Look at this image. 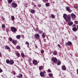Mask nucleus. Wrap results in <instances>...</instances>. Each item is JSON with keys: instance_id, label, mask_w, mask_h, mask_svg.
Masks as SVG:
<instances>
[{"instance_id": "nucleus-43", "label": "nucleus", "mask_w": 78, "mask_h": 78, "mask_svg": "<svg viewBox=\"0 0 78 78\" xmlns=\"http://www.w3.org/2000/svg\"><path fill=\"white\" fill-rule=\"evenodd\" d=\"M44 50H41V53H42V54L44 53Z\"/></svg>"}, {"instance_id": "nucleus-32", "label": "nucleus", "mask_w": 78, "mask_h": 78, "mask_svg": "<svg viewBox=\"0 0 78 78\" xmlns=\"http://www.w3.org/2000/svg\"><path fill=\"white\" fill-rule=\"evenodd\" d=\"M9 40L11 41H12V38L10 37L9 38Z\"/></svg>"}, {"instance_id": "nucleus-14", "label": "nucleus", "mask_w": 78, "mask_h": 78, "mask_svg": "<svg viewBox=\"0 0 78 78\" xmlns=\"http://www.w3.org/2000/svg\"><path fill=\"white\" fill-rule=\"evenodd\" d=\"M19 76H16L17 78H22V77L23 75L22 74H20L18 75Z\"/></svg>"}, {"instance_id": "nucleus-55", "label": "nucleus", "mask_w": 78, "mask_h": 78, "mask_svg": "<svg viewBox=\"0 0 78 78\" xmlns=\"http://www.w3.org/2000/svg\"><path fill=\"white\" fill-rule=\"evenodd\" d=\"M36 0H33V1H36Z\"/></svg>"}, {"instance_id": "nucleus-58", "label": "nucleus", "mask_w": 78, "mask_h": 78, "mask_svg": "<svg viewBox=\"0 0 78 78\" xmlns=\"http://www.w3.org/2000/svg\"><path fill=\"white\" fill-rule=\"evenodd\" d=\"M1 2H2V0H1Z\"/></svg>"}, {"instance_id": "nucleus-5", "label": "nucleus", "mask_w": 78, "mask_h": 78, "mask_svg": "<svg viewBox=\"0 0 78 78\" xmlns=\"http://www.w3.org/2000/svg\"><path fill=\"white\" fill-rule=\"evenodd\" d=\"M51 60L53 62H57V61H58V60L56 58H52Z\"/></svg>"}, {"instance_id": "nucleus-40", "label": "nucleus", "mask_w": 78, "mask_h": 78, "mask_svg": "<svg viewBox=\"0 0 78 78\" xmlns=\"http://www.w3.org/2000/svg\"><path fill=\"white\" fill-rule=\"evenodd\" d=\"M2 28H5V26L4 24H3L2 26Z\"/></svg>"}, {"instance_id": "nucleus-46", "label": "nucleus", "mask_w": 78, "mask_h": 78, "mask_svg": "<svg viewBox=\"0 0 78 78\" xmlns=\"http://www.w3.org/2000/svg\"><path fill=\"white\" fill-rule=\"evenodd\" d=\"M6 31H7V32H8V31H9V30L6 29Z\"/></svg>"}, {"instance_id": "nucleus-33", "label": "nucleus", "mask_w": 78, "mask_h": 78, "mask_svg": "<svg viewBox=\"0 0 78 78\" xmlns=\"http://www.w3.org/2000/svg\"><path fill=\"white\" fill-rule=\"evenodd\" d=\"M16 48L17 49H20V46L18 45L17 46Z\"/></svg>"}, {"instance_id": "nucleus-59", "label": "nucleus", "mask_w": 78, "mask_h": 78, "mask_svg": "<svg viewBox=\"0 0 78 78\" xmlns=\"http://www.w3.org/2000/svg\"><path fill=\"white\" fill-rule=\"evenodd\" d=\"M0 61H1L0 59Z\"/></svg>"}, {"instance_id": "nucleus-57", "label": "nucleus", "mask_w": 78, "mask_h": 78, "mask_svg": "<svg viewBox=\"0 0 78 78\" xmlns=\"http://www.w3.org/2000/svg\"><path fill=\"white\" fill-rule=\"evenodd\" d=\"M44 41H45V40H44Z\"/></svg>"}, {"instance_id": "nucleus-4", "label": "nucleus", "mask_w": 78, "mask_h": 78, "mask_svg": "<svg viewBox=\"0 0 78 78\" xmlns=\"http://www.w3.org/2000/svg\"><path fill=\"white\" fill-rule=\"evenodd\" d=\"M11 30L13 32H16L17 31V29L14 27H11Z\"/></svg>"}, {"instance_id": "nucleus-36", "label": "nucleus", "mask_w": 78, "mask_h": 78, "mask_svg": "<svg viewBox=\"0 0 78 78\" xmlns=\"http://www.w3.org/2000/svg\"><path fill=\"white\" fill-rule=\"evenodd\" d=\"M26 44H27V45H30V44L29 43V42H26Z\"/></svg>"}, {"instance_id": "nucleus-26", "label": "nucleus", "mask_w": 78, "mask_h": 78, "mask_svg": "<svg viewBox=\"0 0 78 78\" xmlns=\"http://www.w3.org/2000/svg\"><path fill=\"white\" fill-rule=\"evenodd\" d=\"M21 55V56L23 57V58H24V57H25V55H24V53H22Z\"/></svg>"}, {"instance_id": "nucleus-17", "label": "nucleus", "mask_w": 78, "mask_h": 78, "mask_svg": "<svg viewBox=\"0 0 78 78\" xmlns=\"http://www.w3.org/2000/svg\"><path fill=\"white\" fill-rule=\"evenodd\" d=\"M73 30L74 31H77V28L75 27H74L73 28Z\"/></svg>"}, {"instance_id": "nucleus-22", "label": "nucleus", "mask_w": 78, "mask_h": 78, "mask_svg": "<svg viewBox=\"0 0 78 78\" xmlns=\"http://www.w3.org/2000/svg\"><path fill=\"white\" fill-rule=\"evenodd\" d=\"M21 36L20 35H18L16 36V37L18 39H19L20 38Z\"/></svg>"}, {"instance_id": "nucleus-6", "label": "nucleus", "mask_w": 78, "mask_h": 78, "mask_svg": "<svg viewBox=\"0 0 78 78\" xmlns=\"http://www.w3.org/2000/svg\"><path fill=\"white\" fill-rule=\"evenodd\" d=\"M66 9L67 11H68L69 12H72V10L70 9L69 7H66Z\"/></svg>"}, {"instance_id": "nucleus-51", "label": "nucleus", "mask_w": 78, "mask_h": 78, "mask_svg": "<svg viewBox=\"0 0 78 78\" xmlns=\"http://www.w3.org/2000/svg\"><path fill=\"white\" fill-rule=\"evenodd\" d=\"M2 54H1V53H0V57H1L2 56Z\"/></svg>"}, {"instance_id": "nucleus-50", "label": "nucleus", "mask_w": 78, "mask_h": 78, "mask_svg": "<svg viewBox=\"0 0 78 78\" xmlns=\"http://www.w3.org/2000/svg\"><path fill=\"white\" fill-rule=\"evenodd\" d=\"M13 75H15V74H16V72H14L13 73Z\"/></svg>"}, {"instance_id": "nucleus-30", "label": "nucleus", "mask_w": 78, "mask_h": 78, "mask_svg": "<svg viewBox=\"0 0 78 78\" xmlns=\"http://www.w3.org/2000/svg\"><path fill=\"white\" fill-rule=\"evenodd\" d=\"M16 55L17 56H18V57H19L20 56V54L19 53H17L16 54Z\"/></svg>"}, {"instance_id": "nucleus-19", "label": "nucleus", "mask_w": 78, "mask_h": 78, "mask_svg": "<svg viewBox=\"0 0 78 78\" xmlns=\"http://www.w3.org/2000/svg\"><path fill=\"white\" fill-rule=\"evenodd\" d=\"M40 75L41 76H44V73L43 72H41L40 73Z\"/></svg>"}, {"instance_id": "nucleus-29", "label": "nucleus", "mask_w": 78, "mask_h": 78, "mask_svg": "<svg viewBox=\"0 0 78 78\" xmlns=\"http://www.w3.org/2000/svg\"><path fill=\"white\" fill-rule=\"evenodd\" d=\"M49 76L50 77H51V76H53V74L51 73H49Z\"/></svg>"}, {"instance_id": "nucleus-7", "label": "nucleus", "mask_w": 78, "mask_h": 78, "mask_svg": "<svg viewBox=\"0 0 78 78\" xmlns=\"http://www.w3.org/2000/svg\"><path fill=\"white\" fill-rule=\"evenodd\" d=\"M33 64L34 65H35V66L36 65H37V61H36V60H34L33 61Z\"/></svg>"}, {"instance_id": "nucleus-42", "label": "nucleus", "mask_w": 78, "mask_h": 78, "mask_svg": "<svg viewBox=\"0 0 78 78\" xmlns=\"http://www.w3.org/2000/svg\"><path fill=\"white\" fill-rule=\"evenodd\" d=\"M48 72H49V73H51V70H50V69H48Z\"/></svg>"}, {"instance_id": "nucleus-18", "label": "nucleus", "mask_w": 78, "mask_h": 78, "mask_svg": "<svg viewBox=\"0 0 78 78\" xmlns=\"http://www.w3.org/2000/svg\"><path fill=\"white\" fill-rule=\"evenodd\" d=\"M43 69H44V67H43V66H40L39 67V69L40 70H42Z\"/></svg>"}, {"instance_id": "nucleus-10", "label": "nucleus", "mask_w": 78, "mask_h": 78, "mask_svg": "<svg viewBox=\"0 0 78 78\" xmlns=\"http://www.w3.org/2000/svg\"><path fill=\"white\" fill-rule=\"evenodd\" d=\"M62 69L63 70H66V67L65 65L62 66Z\"/></svg>"}, {"instance_id": "nucleus-31", "label": "nucleus", "mask_w": 78, "mask_h": 78, "mask_svg": "<svg viewBox=\"0 0 78 78\" xmlns=\"http://www.w3.org/2000/svg\"><path fill=\"white\" fill-rule=\"evenodd\" d=\"M11 19L12 20H14V16H12L11 17Z\"/></svg>"}, {"instance_id": "nucleus-20", "label": "nucleus", "mask_w": 78, "mask_h": 78, "mask_svg": "<svg viewBox=\"0 0 78 78\" xmlns=\"http://www.w3.org/2000/svg\"><path fill=\"white\" fill-rule=\"evenodd\" d=\"M51 18H52V19H54L55 16V15H54L52 14L51 15Z\"/></svg>"}, {"instance_id": "nucleus-3", "label": "nucleus", "mask_w": 78, "mask_h": 78, "mask_svg": "<svg viewBox=\"0 0 78 78\" xmlns=\"http://www.w3.org/2000/svg\"><path fill=\"white\" fill-rule=\"evenodd\" d=\"M11 5L12 7L14 8H17V4L14 2L12 3L11 4Z\"/></svg>"}, {"instance_id": "nucleus-48", "label": "nucleus", "mask_w": 78, "mask_h": 78, "mask_svg": "<svg viewBox=\"0 0 78 78\" xmlns=\"http://www.w3.org/2000/svg\"><path fill=\"white\" fill-rule=\"evenodd\" d=\"M75 26H76V25L75 24H73V27H75Z\"/></svg>"}, {"instance_id": "nucleus-9", "label": "nucleus", "mask_w": 78, "mask_h": 78, "mask_svg": "<svg viewBox=\"0 0 78 78\" xmlns=\"http://www.w3.org/2000/svg\"><path fill=\"white\" fill-rule=\"evenodd\" d=\"M72 43L70 41H68V43H66L65 44L66 45H72Z\"/></svg>"}, {"instance_id": "nucleus-37", "label": "nucleus", "mask_w": 78, "mask_h": 78, "mask_svg": "<svg viewBox=\"0 0 78 78\" xmlns=\"http://www.w3.org/2000/svg\"><path fill=\"white\" fill-rule=\"evenodd\" d=\"M74 6L75 8L76 9V8H77V6H77V5H74Z\"/></svg>"}, {"instance_id": "nucleus-47", "label": "nucleus", "mask_w": 78, "mask_h": 78, "mask_svg": "<svg viewBox=\"0 0 78 78\" xmlns=\"http://www.w3.org/2000/svg\"><path fill=\"white\" fill-rule=\"evenodd\" d=\"M58 47H61V46L59 44H58Z\"/></svg>"}, {"instance_id": "nucleus-38", "label": "nucleus", "mask_w": 78, "mask_h": 78, "mask_svg": "<svg viewBox=\"0 0 78 78\" xmlns=\"http://www.w3.org/2000/svg\"><path fill=\"white\" fill-rule=\"evenodd\" d=\"M43 1L44 2H47L48 1V0H43Z\"/></svg>"}, {"instance_id": "nucleus-39", "label": "nucleus", "mask_w": 78, "mask_h": 78, "mask_svg": "<svg viewBox=\"0 0 78 78\" xmlns=\"http://www.w3.org/2000/svg\"><path fill=\"white\" fill-rule=\"evenodd\" d=\"M36 32H37V31H39V29L38 28V27L36 29Z\"/></svg>"}, {"instance_id": "nucleus-35", "label": "nucleus", "mask_w": 78, "mask_h": 78, "mask_svg": "<svg viewBox=\"0 0 78 78\" xmlns=\"http://www.w3.org/2000/svg\"><path fill=\"white\" fill-rule=\"evenodd\" d=\"M74 22L76 24H78V21H75Z\"/></svg>"}, {"instance_id": "nucleus-21", "label": "nucleus", "mask_w": 78, "mask_h": 78, "mask_svg": "<svg viewBox=\"0 0 78 78\" xmlns=\"http://www.w3.org/2000/svg\"><path fill=\"white\" fill-rule=\"evenodd\" d=\"M5 48H6V49H7V50L10 49V48H9V47H8L7 45H6L5 46Z\"/></svg>"}, {"instance_id": "nucleus-23", "label": "nucleus", "mask_w": 78, "mask_h": 78, "mask_svg": "<svg viewBox=\"0 0 78 78\" xmlns=\"http://www.w3.org/2000/svg\"><path fill=\"white\" fill-rule=\"evenodd\" d=\"M57 53H58V52H57V51H54L53 54L54 55H56L57 54Z\"/></svg>"}, {"instance_id": "nucleus-45", "label": "nucleus", "mask_w": 78, "mask_h": 78, "mask_svg": "<svg viewBox=\"0 0 78 78\" xmlns=\"http://www.w3.org/2000/svg\"><path fill=\"white\" fill-rule=\"evenodd\" d=\"M2 19L3 20H5V18L4 17H2Z\"/></svg>"}, {"instance_id": "nucleus-34", "label": "nucleus", "mask_w": 78, "mask_h": 78, "mask_svg": "<svg viewBox=\"0 0 78 78\" xmlns=\"http://www.w3.org/2000/svg\"><path fill=\"white\" fill-rule=\"evenodd\" d=\"M38 33H39L40 34H41L42 33V32L41 31V30H39L38 31Z\"/></svg>"}, {"instance_id": "nucleus-24", "label": "nucleus", "mask_w": 78, "mask_h": 78, "mask_svg": "<svg viewBox=\"0 0 78 78\" xmlns=\"http://www.w3.org/2000/svg\"><path fill=\"white\" fill-rule=\"evenodd\" d=\"M10 61H9V59H7L6 60V63L7 64H9Z\"/></svg>"}, {"instance_id": "nucleus-2", "label": "nucleus", "mask_w": 78, "mask_h": 78, "mask_svg": "<svg viewBox=\"0 0 78 78\" xmlns=\"http://www.w3.org/2000/svg\"><path fill=\"white\" fill-rule=\"evenodd\" d=\"M34 37L36 39L40 40V35L38 34H36L34 36Z\"/></svg>"}, {"instance_id": "nucleus-1", "label": "nucleus", "mask_w": 78, "mask_h": 78, "mask_svg": "<svg viewBox=\"0 0 78 78\" xmlns=\"http://www.w3.org/2000/svg\"><path fill=\"white\" fill-rule=\"evenodd\" d=\"M63 16L64 19H65L66 22H70V18L71 17H70V15H67L66 14H64Z\"/></svg>"}, {"instance_id": "nucleus-52", "label": "nucleus", "mask_w": 78, "mask_h": 78, "mask_svg": "<svg viewBox=\"0 0 78 78\" xmlns=\"http://www.w3.org/2000/svg\"><path fill=\"white\" fill-rule=\"evenodd\" d=\"M39 7H41V5H39Z\"/></svg>"}, {"instance_id": "nucleus-12", "label": "nucleus", "mask_w": 78, "mask_h": 78, "mask_svg": "<svg viewBox=\"0 0 78 78\" xmlns=\"http://www.w3.org/2000/svg\"><path fill=\"white\" fill-rule=\"evenodd\" d=\"M30 12L32 13V14H34V13H35V10L33 9H31Z\"/></svg>"}, {"instance_id": "nucleus-53", "label": "nucleus", "mask_w": 78, "mask_h": 78, "mask_svg": "<svg viewBox=\"0 0 78 78\" xmlns=\"http://www.w3.org/2000/svg\"><path fill=\"white\" fill-rule=\"evenodd\" d=\"M27 47H29V45H27Z\"/></svg>"}, {"instance_id": "nucleus-49", "label": "nucleus", "mask_w": 78, "mask_h": 78, "mask_svg": "<svg viewBox=\"0 0 78 78\" xmlns=\"http://www.w3.org/2000/svg\"><path fill=\"white\" fill-rule=\"evenodd\" d=\"M77 74L78 75V69H77Z\"/></svg>"}, {"instance_id": "nucleus-16", "label": "nucleus", "mask_w": 78, "mask_h": 78, "mask_svg": "<svg viewBox=\"0 0 78 78\" xmlns=\"http://www.w3.org/2000/svg\"><path fill=\"white\" fill-rule=\"evenodd\" d=\"M42 37H43V38H44L45 37V36H46V35H45V33H43L42 34Z\"/></svg>"}, {"instance_id": "nucleus-41", "label": "nucleus", "mask_w": 78, "mask_h": 78, "mask_svg": "<svg viewBox=\"0 0 78 78\" xmlns=\"http://www.w3.org/2000/svg\"><path fill=\"white\" fill-rule=\"evenodd\" d=\"M2 72H3V70L0 68V73H2Z\"/></svg>"}, {"instance_id": "nucleus-11", "label": "nucleus", "mask_w": 78, "mask_h": 78, "mask_svg": "<svg viewBox=\"0 0 78 78\" xmlns=\"http://www.w3.org/2000/svg\"><path fill=\"white\" fill-rule=\"evenodd\" d=\"M14 63V61L12 60H10L9 64H11V65H12Z\"/></svg>"}, {"instance_id": "nucleus-25", "label": "nucleus", "mask_w": 78, "mask_h": 78, "mask_svg": "<svg viewBox=\"0 0 78 78\" xmlns=\"http://www.w3.org/2000/svg\"><path fill=\"white\" fill-rule=\"evenodd\" d=\"M49 5H50V4L49 3H47L45 4V5L46 6H49Z\"/></svg>"}, {"instance_id": "nucleus-54", "label": "nucleus", "mask_w": 78, "mask_h": 78, "mask_svg": "<svg viewBox=\"0 0 78 78\" xmlns=\"http://www.w3.org/2000/svg\"><path fill=\"white\" fill-rule=\"evenodd\" d=\"M34 7H36V5H34Z\"/></svg>"}, {"instance_id": "nucleus-56", "label": "nucleus", "mask_w": 78, "mask_h": 78, "mask_svg": "<svg viewBox=\"0 0 78 78\" xmlns=\"http://www.w3.org/2000/svg\"><path fill=\"white\" fill-rule=\"evenodd\" d=\"M77 28H78V25H77Z\"/></svg>"}, {"instance_id": "nucleus-13", "label": "nucleus", "mask_w": 78, "mask_h": 78, "mask_svg": "<svg viewBox=\"0 0 78 78\" xmlns=\"http://www.w3.org/2000/svg\"><path fill=\"white\" fill-rule=\"evenodd\" d=\"M12 43L13 44H15V45H16L17 44V41L15 40H13L12 41Z\"/></svg>"}, {"instance_id": "nucleus-15", "label": "nucleus", "mask_w": 78, "mask_h": 78, "mask_svg": "<svg viewBox=\"0 0 78 78\" xmlns=\"http://www.w3.org/2000/svg\"><path fill=\"white\" fill-rule=\"evenodd\" d=\"M68 24L69 26H72V25L73 24V23L72 22H69L68 23Z\"/></svg>"}, {"instance_id": "nucleus-44", "label": "nucleus", "mask_w": 78, "mask_h": 78, "mask_svg": "<svg viewBox=\"0 0 78 78\" xmlns=\"http://www.w3.org/2000/svg\"><path fill=\"white\" fill-rule=\"evenodd\" d=\"M28 61H29V62H30V61H31V58H29V59Z\"/></svg>"}, {"instance_id": "nucleus-8", "label": "nucleus", "mask_w": 78, "mask_h": 78, "mask_svg": "<svg viewBox=\"0 0 78 78\" xmlns=\"http://www.w3.org/2000/svg\"><path fill=\"white\" fill-rule=\"evenodd\" d=\"M71 16L73 19H75V18H76V16H75V15L73 13H72L71 14Z\"/></svg>"}, {"instance_id": "nucleus-27", "label": "nucleus", "mask_w": 78, "mask_h": 78, "mask_svg": "<svg viewBox=\"0 0 78 78\" xmlns=\"http://www.w3.org/2000/svg\"><path fill=\"white\" fill-rule=\"evenodd\" d=\"M61 64V62L60 61H59L57 63V65H59Z\"/></svg>"}, {"instance_id": "nucleus-28", "label": "nucleus", "mask_w": 78, "mask_h": 78, "mask_svg": "<svg viewBox=\"0 0 78 78\" xmlns=\"http://www.w3.org/2000/svg\"><path fill=\"white\" fill-rule=\"evenodd\" d=\"M12 2V0H9L8 3L9 4L11 3Z\"/></svg>"}]
</instances>
